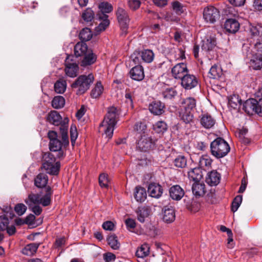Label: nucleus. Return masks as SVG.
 Segmentation results:
<instances>
[{"instance_id":"obj_1","label":"nucleus","mask_w":262,"mask_h":262,"mask_svg":"<svg viewBox=\"0 0 262 262\" xmlns=\"http://www.w3.org/2000/svg\"><path fill=\"white\" fill-rule=\"evenodd\" d=\"M118 115V110L116 107L112 106L108 108L107 114L100 125L99 132L101 130L103 131L109 139L113 135L114 127L117 122Z\"/></svg>"},{"instance_id":"obj_2","label":"nucleus","mask_w":262,"mask_h":262,"mask_svg":"<svg viewBox=\"0 0 262 262\" xmlns=\"http://www.w3.org/2000/svg\"><path fill=\"white\" fill-rule=\"evenodd\" d=\"M48 137L50 139L49 148L50 151L56 154L57 158L61 160L66 156V151L68 145H64L63 141L59 140L57 137V133L53 130H50L48 133Z\"/></svg>"},{"instance_id":"obj_3","label":"nucleus","mask_w":262,"mask_h":262,"mask_svg":"<svg viewBox=\"0 0 262 262\" xmlns=\"http://www.w3.org/2000/svg\"><path fill=\"white\" fill-rule=\"evenodd\" d=\"M42 159L43 162L42 167L46 172L51 175H57L60 170V163L59 161H56L57 159L56 154L46 152L43 154Z\"/></svg>"},{"instance_id":"obj_4","label":"nucleus","mask_w":262,"mask_h":262,"mask_svg":"<svg viewBox=\"0 0 262 262\" xmlns=\"http://www.w3.org/2000/svg\"><path fill=\"white\" fill-rule=\"evenodd\" d=\"M45 191L46 193L42 197H41L39 194L32 193L28 195V198L25 200V202L28 205L29 208L31 207L32 204H41L43 206H48L51 204L53 191L50 186L46 187Z\"/></svg>"},{"instance_id":"obj_5","label":"nucleus","mask_w":262,"mask_h":262,"mask_svg":"<svg viewBox=\"0 0 262 262\" xmlns=\"http://www.w3.org/2000/svg\"><path fill=\"white\" fill-rule=\"evenodd\" d=\"M230 149L228 143L221 137L217 138L210 144L211 153L217 159L226 156Z\"/></svg>"},{"instance_id":"obj_6","label":"nucleus","mask_w":262,"mask_h":262,"mask_svg":"<svg viewBox=\"0 0 262 262\" xmlns=\"http://www.w3.org/2000/svg\"><path fill=\"white\" fill-rule=\"evenodd\" d=\"M94 80L92 74L88 75H82L79 76L71 85L73 89L75 90L77 95H82L89 89Z\"/></svg>"},{"instance_id":"obj_7","label":"nucleus","mask_w":262,"mask_h":262,"mask_svg":"<svg viewBox=\"0 0 262 262\" xmlns=\"http://www.w3.org/2000/svg\"><path fill=\"white\" fill-rule=\"evenodd\" d=\"M118 23L120 25L121 36H125L127 33L129 18L127 12L123 8L119 7L116 12Z\"/></svg>"},{"instance_id":"obj_8","label":"nucleus","mask_w":262,"mask_h":262,"mask_svg":"<svg viewBox=\"0 0 262 262\" xmlns=\"http://www.w3.org/2000/svg\"><path fill=\"white\" fill-rule=\"evenodd\" d=\"M137 148L141 151L146 152L152 149L155 146V142L151 137L143 134L137 142Z\"/></svg>"},{"instance_id":"obj_9","label":"nucleus","mask_w":262,"mask_h":262,"mask_svg":"<svg viewBox=\"0 0 262 262\" xmlns=\"http://www.w3.org/2000/svg\"><path fill=\"white\" fill-rule=\"evenodd\" d=\"M74 57L72 55H68L65 60L66 74L71 77L77 76L78 71V66L76 62H74Z\"/></svg>"},{"instance_id":"obj_10","label":"nucleus","mask_w":262,"mask_h":262,"mask_svg":"<svg viewBox=\"0 0 262 262\" xmlns=\"http://www.w3.org/2000/svg\"><path fill=\"white\" fill-rule=\"evenodd\" d=\"M219 16V11L214 7L210 6L204 8L203 18L206 22L214 23Z\"/></svg>"},{"instance_id":"obj_11","label":"nucleus","mask_w":262,"mask_h":262,"mask_svg":"<svg viewBox=\"0 0 262 262\" xmlns=\"http://www.w3.org/2000/svg\"><path fill=\"white\" fill-rule=\"evenodd\" d=\"M199 119L201 126L205 129L213 128L216 124L215 118L208 113H202Z\"/></svg>"},{"instance_id":"obj_12","label":"nucleus","mask_w":262,"mask_h":262,"mask_svg":"<svg viewBox=\"0 0 262 262\" xmlns=\"http://www.w3.org/2000/svg\"><path fill=\"white\" fill-rule=\"evenodd\" d=\"M188 73L186 63L181 62L177 64L171 69V74L175 79H181Z\"/></svg>"},{"instance_id":"obj_13","label":"nucleus","mask_w":262,"mask_h":262,"mask_svg":"<svg viewBox=\"0 0 262 262\" xmlns=\"http://www.w3.org/2000/svg\"><path fill=\"white\" fill-rule=\"evenodd\" d=\"M181 81L182 86L185 90H191L198 84V80L195 76L188 73L181 79Z\"/></svg>"},{"instance_id":"obj_14","label":"nucleus","mask_w":262,"mask_h":262,"mask_svg":"<svg viewBox=\"0 0 262 262\" xmlns=\"http://www.w3.org/2000/svg\"><path fill=\"white\" fill-rule=\"evenodd\" d=\"M250 32L253 38H256V42L255 43L256 48L262 45L261 37H262V26L260 25L251 26L250 28Z\"/></svg>"},{"instance_id":"obj_15","label":"nucleus","mask_w":262,"mask_h":262,"mask_svg":"<svg viewBox=\"0 0 262 262\" xmlns=\"http://www.w3.org/2000/svg\"><path fill=\"white\" fill-rule=\"evenodd\" d=\"M170 197L173 200L180 201L184 195V189L178 185L172 186L169 189Z\"/></svg>"},{"instance_id":"obj_16","label":"nucleus","mask_w":262,"mask_h":262,"mask_svg":"<svg viewBox=\"0 0 262 262\" xmlns=\"http://www.w3.org/2000/svg\"><path fill=\"white\" fill-rule=\"evenodd\" d=\"M257 101L253 98L247 100L243 104V110L248 115L257 114Z\"/></svg>"},{"instance_id":"obj_17","label":"nucleus","mask_w":262,"mask_h":262,"mask_svg":"<svg viewBox=\"0 0 262 262\" xmlns=\"http://www.w3.org/2000/svg\"><path fill=\"white\" fill-rule=\"evenodd\" d=\"M221 178V174L216 170H212L207 173L206 182L211 186H215L219 184Z\"/></svg>"},{"instance_id":"obj_18","label":"nucleus","mask_w":262,"mask_h":262,"mask_svg":"<svg viewBox=\"0 0 262 262\" xmlns=\"http://www.w3.org/2000/svg\"><path fill=\"white\" fill-rule=\"evenodd\" d=\"M130 78L136 81H141L144 78V73L142 66L137 65L133 67L129 71Z\"/></svg>"},{"instance_id":"obj_19","label":"nucleus","mask_w":262,"mask_h":262,"mask_svg":"<svg viewBox=\"0 0 262 262\" xmlns=\"http://www.w3.org/2000/svg\"><path fill=\"white\" fill-rule=\"evenodd\" d=\"M165 106L164 103L160 101H155L149 105V110L153 114L160 115L165 112Z\"/></svg>"},{"instance_id":"obj_20","label":"nucleus","mask_w":262,"mask_h":262,"mask_svg":"<svg viewBox=\"0 0 262 262\" xmlns=\"http://www.w3.org/2000/svg\"><path fill=\"white\" fill-rule=\"evenodd\" d=\"M239 28V23L235 19H228L224 24V29L229 33H236Z\"/></svg>"},{"instance_id":"obj_21","label":"nucleus","mask_w":262,"mask_h":262,"mask_svg":"<svg viewBox=\"0 0 262 262\" xmlns=\"http://www.w3.org/2000/svg\"><path fill=\"white\" fill-rule=\"evenodd\" d=\"M148 192L151 197L158 198L161 196L163 189L159 184L153 183L149 185Z\"/></svg>"},{"instance_id":"obj_22","label":"nucleus","mask_w":262,"mask_h":262,"mask_svg":"<svg viewBox=\"0 0 262 262\" xmlns=\"http://www.w3.org/2000/svg\"><path fill=\"white\" fill-rule=\"evenodd\" d=\"M97 16L101 22L96 27L95 30L99 33L105 30L110 25V20L108 19V15L105 14H97Z\"/></svg>"},{"instance_id":"obj_23","label":"nucleus","mask_w":262,"mask_h":262,"mask_svg":"<svg viewBox=\"0 0 262 262\" xmlns=\"http://www.w3.org/2000/svg\"><path fill=\"white\" fill-rule=\"evenodd\" d=\"M91 49H89L86 44L83 41L79 42L74 47V54L76 57L83 56Z\"/></svg>"},{"instance_id":"obj_24","label":"nucleus","mask_w":262,"mask_h":262,"mask_svg":"<svg viewBox=\"0 0 262 262\" xmlns=\"http://www.w3.org/2000/svg\"><path fill=\"white\" fill-rule=\"evenodd\" d=\"M47 120L51 124L58 126L61 123L62 117L57 111H52L48 115Z\"/></svg>"},{"instance_id":"obj_25","label":"nucleus","mask_w":262,"mask_h":262,"mask_svg":"<svg viewBox=\"0 0 262 262\" xmlns=\"http://www.w3.org/2000/svg\"><path fill=\"white\" fill-rule=\"evenodd\" d=\"M150 210L147 206L138 207L137 211V216L138 220L141 223H144L145 219L150 214Z\"/></svg>"},{"instance_id":"obj_26","label":"nucleus","mask_w":262,"mask_h":262,"mask_svg":"<svg viewBox=\"0 0 262 262\" xmlns=\"http://www.w3.org/2000/svg\"><path fill=\"white\" fill-rule=\"evenodd\" d=\"M216 46V40L213 37L209 36L202 40V49L205 51L212 50Z\"/></svg>"},{"instance_id":"obj_27","label":"nucleus","mask_w":262,"mask_h":262,"mask_svg":"<svg viewBox=\"0 0 262 262\" xmlns=\"http://www.w3.org/2000/svg\"><path fill=\"white\" fill-rule=\"evenodd\" d=\"M181 104L184 110L191 111L196 106V100L194 98L189 97L183 99Z\"/></svg>"},{"instance_id":"obj_28","label":"nucleus","mask_w":262,"mask_h":262,"mask_svg":"<svg viewBox=\"0 0 262 262\" xmlns=\"http://www.w3.org/2000/svg\"><path fill=\"white\" fill-rule=\"evenodd\" d=\"M147 197V193L145 188L141 186H137L134 191V198L137 202H143Z\"/></svg>"},{"instance_id":"obj_29","label":"nucleus","mask_w":262,"mask_h":262,"mask_svg":"<svg viewBox=\"0 0 262 262\" xmlns=\"http://www.w3.org/2000/svg\"><path fill=\"white\" fill-rule=\"evenodd\" d=\"M40 243H33L27 245L22 250L24 255L32 256L34 255L38 249Z\"/></svg>"},{"instance_id":"obj_30","label":"nucleus","mask_w":262,"mask_h":262,"mask_svg":"<svg viewBox=\"0 0 262 262\" xmlns=\"http://www.w3.org/2000/svg\"><path fill=\"white\" fill-rule=\"evenodd\" d=\"M192 192L196 196H203L205 192V185L198 182H195L192 187Z\"/></svg>"},{"instance_id":"obj_31","label":"nucleus","mask_w":262,"mask_h":262,"mask_svg":"<svg viewBox=\"0 0 262 262\" xmlns=\"http://www.w3.org/2000/svg\"><path fill=\"white\" fill-rule=\"evenodd\" d=\"M84 58L81 61V66L85 67L93 64L96 60L97 57L91 50L84 55Z\"/></svg>"},{"instance_id":"obj_32","label":"nucleus","mask_w":262,"mask_h":262,"mask_svg":"<svg viewBox=\"0 0 262 262\" xmlns=\"http://www.w3.org/2000/svg\"><path fill=\"white\" fill-rule=\"evenodd\" d=\"M174 219L175 212L174 209L171 207H165L163 212V221L170 223L174 221Z\"/></svg>"},{"instance_id":"obj_33","label":"nucleus","mask_w":262,"mask_h":262,"mask_svg":"<svg viewBox=\"0 0 262 262\" xmlns=\"http://www.w3.org/2000/svg\"><path fill=\"white\" fill-rule=\"evenodd\" d=\"M250 67L254 70H259L262 68V56L255 54L253 55L249 62Z\"/></svg>"},{"instance_id":"obj_34","label":"nucleus","mask_w":262,"mask_h":262,"mask_svg":"<svg viewBox=\"0 0 262 262\" xmlns=\"http://www.w3.org/2000/svg\"><path fill=\"white\" fill-rule=\"evenodd\" d=\"M68 119L65 118L64 120V123L63 124H60V133L61 135L62 140L63 141V144L64 145H69V138L68 136V125L66 124V122H68Z\"/></svg>"},{"instance_id":"obj_35","label":"nucleus","mask_w":262,"mask_h":262,"mask_svg":"<svg viewBox=\"0 0 262 262\" xmlns=\"http://www.w3.org/2000/svg\"><path fill=\"white\" fill-rule=\"evenodd\" d=\"M48 182L47 175L43 173H39L34 180L35 185L38 188L45 187Z\"/></svg>"},{"instance_id":"obj_36","label":"nucleus","mask_w":262,"mask_h":262,"mask_svg":"<svg viewBox=\"0 0 262 262\" xmlns=\"http://www.w3.org/2000/svg\"><path fill=\"white\" fill-rule=\"evenodd\" d=\"M222 69L219 65L214 64L211 67L208 73V77L212 79H217L222 75Z\"/></svg>"},{"instance_id":"obj_37","label":"nucleus","mask_w":262,"mask_h":262,"mask_svg":"<svg viewBox=\"0 0 262 262\" xmlns=\"http://www.w3.org/2000/svg\"><path fill=\"white\" fill-rule=\"evenodd\" d=\"M141 59L145 62L150 63L154 59V53L152 50L145 49L141 52Z\"/></svg>"},{"instance_id":"obj_38","label":"nucleus","mask_w":262,"mask_h":262,"mask_svg":"<svg viewBox=\"0 0 262 262\" xmlns=\"http://www.w3.org/2000/svg\"><path fill=\"white\" fill-rule=\"evenodd\" d=\"M188 176L190 179L194 182H199L202 178L201 171L199 168L191 169L188 172Z\"/></svg>"},{"instance_id":"obj_39","label":"nucleus","mask_w":262,"mask_h":262,"mask_svg":"<svg viewBox=\"0 0 262 262\" xmlns=\"http://www.w3.org/2000/svg\"><path fill=\"white\" fill-rule=\"evenodd\" d=\"M149 253V247L147 244H143L139 247L136 252V255L138 257L144 258Z\"/></svg>"},{"instance_id":"obj_40","label":"nucleus","mask_w":262,"mask_h":262,"mask_svg":"<svg viewBox=\"0 0 262 262\" xmlns=\"http://www.w3.org/2000/svg\"><path fill=\"white\" fill-rule=\"evenodd\" d=\"M180 117L186 124H190L193 120V115L191 111L182 110L180 113Z\"/></svg>"},{"instance_id":"obj_41","label":"nucleus","mask_w":262,"mask_h":262,"mask_svg":"<svg viewBox=\"0 0 262 262\" xmlns=\"http://www.w3.org/2000/svg\"><path fill=\"white\" fill-rule=\"evenodd\" d=\"M212 160L207 155L202 156L199 161L200 167L205 170L209 169L211 167Z\"/></svg>"},{"instance_id":"obj_42","label":"nucleus","mask_w":262,"mask_h":262,"mask_svg":"<svg viewBox=\"0 0 262 262\" xmlns=\"http://www.w3.org/2000/svg\"><path fill=\"white\" fill-rule=\"evenodd\" d=\"M103 91V86L101 82H97L95 87L92 90L91 96L93 98H98Z\"/></svg>"},{"instance_id":"obj_43","label":"nucleus","mask_w":262,"mask_h":262,"mask_svg":"<svg viewBox=\"0 0 262 262\" xmlns=\"http://www.w3.org/2000/svg\"><path fill=\"white\" fill-rule=\"evenodd\" d=\"M66 88V81L62 79H60L57 80L54 84V90L57 93H63L65 92Z\"/></svg>"},{"instance_id":"obj_44","label":"nucleus","mask_w":262,"mask_h":262,"mask_svg":"<svg viewBox=\"0 0 262 262\" xmlns=\"http://www.w3.org/2000/svg\"><path fill=\"white\" fill-rule=\"evenodd\" d=\"M65 99L61 96H57L54 97L52 101V106L56 109H59L64 106Z\"/></svg>"},{"instance_id":"obj_45","label":"nucleus","mask_w":262,"mask_h":262,"mask_svg":"<svg viewBox=\"0 0 262 262\" xmlns=\"http://www.w3.org/2000/svg\"><path fill=\"white\" fill-rule=\"evenodd\" d=\"M154 130L158 134H163L167 129V125L163 121H159L153 125Z\"/></svg>"},{"instance_id":"obj_46","label":"nucleus","mask_w":262,"mask_h":262,"mask_svg":"<svg viewBox=\"0 0 262 262\" xmlns=\"http://www.w3.org/2000/svg\"><path fill=\"white\" fill-rule=\"evenodd\" d=\"M187 159L183 155H179L173 161L174 165L178 168H185L187 165Z\"/></svg>"},{"instance_id":"obj_47","label":"nucleus","mask_w":262,"mask_h":262,"mask_svg":"<svg viewBox=\"0 0 262 262\" xmlns=\"http://www.w3.org/2000/svg\"><path fill=\"white\" fill-rule=\"evenodd\" d=\"M100 12L98 14H105L111 12L113 8L112 5L107 2H102L98 6Z\"/></svg>"},{"instance_id":"obj_48","label":"nucleus","mask_w":262,"mask_h":262,"mask_svg":"<svg viewBox=\"0 0 262 262\" xmlns=\"http://www.w3.org/2000/svg\"><path fill=\"white\" fill-rule=\"evenodd\" d=\"M109 246L114 250H117L119 248L120 244L118 241L117 237L115 234L108 236L107 238Z\"/></svg>"},{"instance_id":"obj_49","label":"nucleus","mask_w":262,"mask_h":262,"mask_svg":"<svg viewBox=\"0 0 262 262\" xmlns=\"http://www.w3.org/2000/svg\"><path fill=\"white\" fill-rule=\"evenodd\" d=\"M94 12L91 8H86L82 13V19L86 23L91 22L94 18Z\"/></svg>"},{"instance_id":"obj_50","label":"nucleus","mask_w":262,"mask_h":262,"mask_svg":"<svg viewBox=\"0 0 262 262\" xmlns=\"http://www.w3.org/2000/svg\"><path fill=\"white\" fill-rule=\"evenodd\" d=\"M241 102L242 100L239 99L238 95H233L229 98L228 104L231 107L236 109L241 105Z\"/></svg>"},{"instance_id":"obj_51","label":"nucleus","mask_w":262,"mask_h":262,"mask_svg":"<svg viewBox=\"0 0 262 262\" xmlns=\"http://www.w3.org/2000/svg\"><path fill=\"white\" fill-rule=\"evenodd\" d=\"M79 38L83 41L90 40L92 37L91 30L88 28L83 29L79 33Z\"/></svg>"},{"instance_id":"obj_52","label":"nucleus","mask_w":262,"mask_h":262,"mask_svg":"<svg viewBox=\"0 0 262 262\" xmlns=\"http://www.w3.org/2000/svg\"><path fill=\"white\" fill-rule=\"evenodd\" d=\"M165 99H172L177 95V92L173 89H167L162 93Z\"/></svg>"},{"instance_id":"obj_53","label":"nucleus","mask_w":262,"mask_h":262,"mask_svg":"<svg viewBox=\"0 0 262 262\" xmlns=\"http://www.w3.org/2000/svg\"><path fill=\"white\" fill-rule=\"evenodd\" d=\"M242 202V195H237L236 196L233 200L232 205H231V210L235 212L238 209L241 203Z\"/></svg>"},{"instance_id":"obj_54","label":"nucleus","mask_w":262,"mask_h":262,"mask_svg":"<svg viewBox=\"0 0 262 262\" xmlns=\"http://www.w3.org/2000/svg\"><path fill=\"white\" fill-rule=\"evenodd\" d=\"M147 126L146 124L141 122H137L134 127V129L135 131L137 132L139 134L145 133V130L146 129Z\"/></svg>"},{"instance_id":"obj_55","label":"nucleus","mask_w":262,"mask_h":262,"mask_svg":"<svg viewBox=\"0 0 262 262\" xmlns=\"http://www.w3.org/2000/svg\"><path fill=\"white\" fill-rule=\"evenodd\" d=\"M27 207L23 203H19L15 205L14 210L17 215L20 216L25 213Z\"/></svg>"},{"instance_id":"obj_56","label":"nucleus","mask_w":262,"mask_h":262,"mask_svg":"<svg viewBox=\"0 0 262 262\" xmlns=\"http://www.w3.org/2000/svg\"><path fill=\"white\" fill-rule=\"evenodd\" d=\"M130 59L135 64H139L141 63V53L139 51H135L130 56Z\"/></svg>"},{"instance_id":"obj_57","label":"nucleus","mask_w":262,"mask_h":262,"mask_svg":"<svg viewBox=\"0 0 262 262\" xmlns=\"http://www.w3.org/2000/svg\"><path fill=\"white\" fill-rule=\"evenodd\" d=\"M9 219L5 216H0V230H5L8 226Z\"/></svg>"},{"instance_id":"obj_58","label":"nucleus","mask_w":262,"mask_h":262,"mask_svg":"<svg viewBox=\"0 0 262 262\" xmlns=\"http://www.w3.org/2000/svg\"><path fill=\"white\" fill-rule=\"evenodd\" d=\"M129 8L132 10H137L141 5V2L139 0H129L128 1Z\"/></svg>"},{"instance_id":"obj_59","label":"nucleus","mask_w":262,"mask_h":262,"mask_svg":"<svg viewBox=\"0 0 262 262\" xmlns=\"http://www.w3.org/2000/svg\"><path fill=\"white\" fill-rule=\"evenodd\" d=\"M99 182L101 187H107L108 180L106 175L104 173L100 174L99 178Z\"/></svg>"},{"instance_id":"obj_60","label":"nucleus","mask_w":262,"mask_h":262,"mask_svg":"<svg viewBox=\"0 0 262 262\" xmlns=\"http://www.w3.org/2000/svg\"><path fill=\"white\" fill-rule=\"evenodd\" d=\"M172 6L173 9L176 11V12L180 14L183 13V6L182 4L178 1H175L172 3Z\"/></svg>"},{"instance_id":"obj_61","label":"nucleus","mask_w":262,"mask_h":262,"mask_svg":"<svg viewBox=\"0 0 262 262\" xmlns=\"http://www.w3.org/2000/svg\"><path fill=\"white\" fill-rule=\"evenodd\" d=\"M71 140L72 144L73 145L75 140L77 138V133L76 132V128L75 125H71Z\"/></svg>"},{"instance_id":"obj_62","label":"nucleus","mask_w":262,"mask_h":262,"mask_svg":"<svg viewBox=\"0 0 262 262\" xmlns=\"http://www.w3.org/2000/svg\"><path fill=\"white\" fill-rule=\"evenodd\" d=\"M102 227L105 230L112 231L114 229L115 225L111 221H106L102 224Z\"/></svg>"},{"instance_id":"obj_63","label":"nucleus","mask_w":262,"mask_h":262,"mask_svg":"<svg viewBox=\"0 0 262 262\" xmlns=\"http://www.w3.org/2000/svg\"><path fill=\"white\" fill-rule=\"evenodd\" d=\"M116 258L115 254L107 252L103 254V259L105 262H111L114 261Z\"/></svg>"},{"instance_id":"obj_64","label":"nucleus","mask_w":262,"mask_h":262,"mask_svg":"<svg viewBox=\"0 0 262 262\" xmlns=\"http://www.w3.org/2000/svg\"><path fill=\"white\" fill-rule=\"evenodd\" d=\"M127 229H134L136 227V223L135 220L132 219H127L125 222Z\"/></svg>"}]
</instances>
